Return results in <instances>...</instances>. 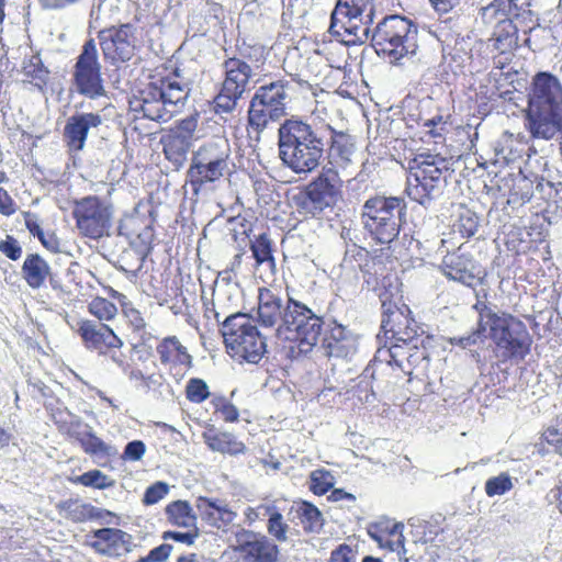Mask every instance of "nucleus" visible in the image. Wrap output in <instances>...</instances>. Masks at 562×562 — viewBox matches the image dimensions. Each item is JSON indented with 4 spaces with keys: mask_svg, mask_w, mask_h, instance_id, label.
Listing matches in <instances>:
<instances>
[{
    "mask_svg": "<svg viewBox=\"0 0 562 562\" xmlns=\"http://www.w3.org/2000/svg\"><path fill=\"white\" fill-rule=\"evenodd\" d=\"M403 283H383L378 291L379 299L383 308V313L387 311L398 310L402 306H408L403 301Z\"/></svg>",
    "mask_w": 562,
    "mask_h": 562,
    "instance_id": "ea45409f",
    "label": "nucleus"
},
{
    "mask_svg": "<svg viewBox=\"0 0 562 562\" xmlns=\"http://www.w3.org/2000/svg\"><path fill=\"white\" fill-rule=\"evenodd\" d=\"M71 85L78 94L88 99L93 100L105 95L102 65L94 38L83 43L72 68Z\"/></svg>",
    "mask_w": 562,
    "mask_h": 562,
    "instance_id": "4468645a",
    "label": "nucleus"
},
{
    "mask_svg": "<svg viewBox=\"0 0 562 562\" xmlns=\"http://www.w3.org/2000/svg\"><path fill=\"white\" fill-rule=\"evenodd\" d=\"M72 218L82 238L100 240L111 235L113 205L99 195H87L72 202Z\"/></svg>",
    "mask_w": 562,
    "mask_h": 562,
    "instance_id": "9b49d317",
    "label": "nucleus"
},
{
    "mask_svg": "<svg viewBox=\"0 0 562 562\" xmlns=\"http://www.w3.org/2000/svg\"><path fill=\"white\" fill-rule=\"evenodd\" d=\"M407 168L409 176L406 191L411 199L424 203L443 181L445 159L439 155L422 153L408 160Z\"/></svg>",
    "mask_w": 562,
    "mask_h": 562,
    "instance_id": "ddd939ff",
    "label": "nucleus"
},
{
    "mask_svg": "<svg viewBox=\"0 0 562 562\" xmlns=\"http://www.w3.org/2000/svg\"><path fill=\"white\" fill-rule=\"evenodd\" d=\"M171 119L183 108L188 91L182 82L177 61L168 59L157 66L151 75Z\"/></svg>",
    "mask_w": 562,
    "mask_h": 562,
    "instance_id": "6ab92c4d",
    "label": "nucleus"
},
{
    "mask_svg": "<svg viewBox=\"0 0 562 562\" xmlns=\"http://www.w3.org/2000/svg\"><path fill=\"white\" fill-rule=\"evenodd\" d=\"M322 347L328 357L347 358L355 352V344L346 327L336 321L328 323L324 330Z\"/></svg>",
    "mask_w": 562,
    "mask_h": 562,
    "instance_id": "2f4dec72",
    "label": "nucleus"
},
{
    "mask_svg": "<svg viewBox=\"0 0 562 562\" xmlns=\"http://www.w3.org/2000/svg\"><path fill=\"white\" fill-rule=\"evenodd\" d=\"M290 82L278 79L258 87L249 101L247 130L262 133L270 123L286 115Z\"/></svg>",
    "mask_w": 562,
    "mask_h": 562,
    "instance_id": "6e6552de",
    "label": "nucleus"
},
{
    "mask_svg": "<svg viewBox=\"0 0 562 562\" xmlns=\"http://www.w3.org/2000/svg\"><path fill=\"white\" fill-rule=\"evenodd\" d=\"M231 150L226 143L207 142L193 153L187 170V183L198 195L206 184L229 173Z\"/></svg>",
    "mask_w": 562,
    "mask_h": 562,
    "instance_id": "1a4fd4ad",
    "label": "nucleus"
},
{
    "mask_svg": "<svg viewBox=\"0 0 562 562\" xmlns=\"http://www.w3.org/2000/svg\"><path fill=\"white\" fill-rule=\"evenodd\" d=\"M145 452V443L142 440H133L125 446L122 459L125 461H139Z\"/></svg>",
    "mask_w": 562,
    "mask_h": 562,
    "instance_id": "338daca9",
    "label": "nucleus"
},
{
    "mask_svg": "<svg viewBox=\"0 0 562 562\" xmlns=\"http://www.w3.org/2000/svg\"><path fill=\"white\" fill-rule=\"evenodd\" d=\"M168 493L169 485L166 482L157 481L145 490L142 502L144 505L150 506L165 498Z\"/></svg>",
    "mask_w": 562,
    "mask_h": 562,
    "instance_id": "bf43d9fd",
    "label": "nucleus"
},
{
    "mask_svg": "<svg viewBox=\"0 0 562 562\" xmlns=\"http://www.w3.org/2000/svg\"><path fill=\"white\" fill-rule=\"evenodd\" d=\"M250 249L257 263L273 261L272 241L268 233L258 235L255 240L250 243Z\"/></svg>",
    "mask_w": 562,
    "mask_h": 562,
    "instance_id": "3c124183",
    "label": "nucleus"
},
{
    "mask_svg": "<svg viewBox=\"0 0 562 562\" xmlns=\"http://www.w3.org/2000/svg\"><path fill=\"white\" fill-rule=\"evenodd\" d=\"M488 42L497 53L493 55L494 65L497 69L503 70L512 61L515 50L519 47L518 27L513 20L495 25Z\"/></svg>",
    "mask_w": 562,
    "mask_h": 562,
    "instance_id": "bb28decb",
    "label": "nucleus"
},
{
    "mask_svg": "<svg viewBox=\"0 0 562 562\" xmlns=\"http://www.w3.org/2000/svg\"><path fill=\"white\" fill-rule=\"evenodd\" d=\"M357 547L340 543L331 551L328 562H357Z\"/></svg>",
    "mask_w": 562,
    "mask_h": 562,
    "instance_id": "680f3d73",
    "label": "nucleus"
},
{
    "mask_svg": "<svg viewBox=\"0 0 562 562\" xmlns=\"http://www.w3.org/2000/svg\"><path fill=\"white\" fill-rule=\"evenodd\" d=\"M195 506L201 519L216 529H227L237 517L236 512L223 499L199 496Z\"/></svg>",
    "mask_w": 562,
    "mask_h": 562,
    "instance_id": "c756f323",
    "label": "nucleus"
},
{
    "mask_svg": "<svg viewBox=\"0 0 562 562\" xmlns=\"http://www.w3.org/2000/svg\"><path fill=\"white\" fill-rule=\"evenodd\" d=\"M403 529L404 525L402 522H395L389 518H381L370 522L367 527L370 538L378 542L381 548L397 552L401 559H404V562H408V559L404 557L406 550Z\"/></svg>",
    "mask_w": 562,
    "mask_h": 562,
    "instance_id": "cd10ccee",
    "label": "nucleus"
},
{
    "mask_svg": "<svg viewBox=\"0 0 562 562\" xmlns=\"http://www.w3.org/2000/svg\"><path fill=\"white\" fill-rule=\"evenodd\" d=\"M488 338L501 362L524 360L531 351L532 337L526 324L509 313H497L487 306Z\"/></svg>",
    "mask_w": 562,
    "mask_h": 562,
    "instance_id": "7ed1b4c3",
    "label": "nucleus"
},
{
    "mask_svg": "<svg viewBox=\"0 0 562 562\" xmlns=\"http://www.w3.org/2000/svg\"><path fill=\"white\" fill-rule=\"evenodd\" d=\"M143 292L156 299L159 305L172 303L179 295L177 283H147Z\"/></svg>",
    "mask_w": 562,
    "mask_h": 562,
    "instance_id": "a18cd8bd",
    "label": "nucleus"
},
{
    "mask_svg": "<svg viewBox=\"0 0 562 562\" xmlns=\"http://www.w3.org/2000/svg\"><path fill=\"white\" fill-rule=\"evenodd\" d=\"M324 146L312 126L301 120H285L279 128L280 158L296 173L316 169L324 155Z\"/></svg>",
    "mask_w": 562,
    "mask_h": 562,
    "instance_id": "f257e3e1",
    "label": "nucleus"
},
{
    "mask_svg": "<svg viewBox=\"0 0 562 562\" xmlns=\"http://www.w3.org/2000/svg\"><path fill=\"white\" fill-rule=\"evenodd\" d=\"M198 116L189 115L178 120L160 137L165 158L176 167H181L193 146L198 128Z\"/></svg>",
    "mask_w": 562,
    "mask_h": 562,
    "instance_id": "a211bd4d",
    "label": "nucleus"
},
{
    "mask_svg": "<svg viewBox=\"0 0 562 562\" xmlns=\"http://www.w3.org/2000/svg\"><path fill=\"white\" fill-rule=\"evenodd\" d=\"M206 447L222 454L238 456L246 451V446L237 437L229 432L217 429L214 425L207 424L202 432Z\"/></svg>",
    "mask_w": 562,
    "mask_h": 562,
    "instance_id": "473e14b6",
    "label": "nucleus"
},
{
    "mask_svg": "<svg viewBox=\"0 0 562 562\" xmlns=\"http://www.w3.org/2000/svg\"><path fill=\"white\" fill-rule=\"evenodd\" d=\"M0 252L11 260H18L22 256V248L13 236L7 235L0 241Z\"/></svg>",
    "mask_w": 562,
    "mask_h": 562,
    "instance_id": "e2e57ef3",
    "label": "nucleus"
},
{
    "mask_svg": "<svg viewBox=\"0 0 562 562\" xmlns=\"http://www.w3.org/2000/svg\"><path fill=\"white\" fill-rule=\"evenodd\" d=\"M160 364L176 380L182 379L193 366V358L188 348L177 336H167L156 346Z\"/></svg>",
    "mask_w": 562,
    "mask_h": 562,
    "instance_id": "4be33fe9",
    "label": "nucleus"
},
{
    "mask_svg": "<svg viewBox=\"0 0 562 562\" xmlns=\"http://www.w3.org/2000/svg\"><path fill=\"white\" fill-rule=\"evenodd\" d=\"M117 233L127 240L139 258H144L150 251L154 228L147 216L139 213L124 215L119 222Z\"/></svg>",
    "mask_w": 562,
    "mask_h": 562,
    "instance_id": "412c9836",
    "label": "nucleus"
},
{
    "mask_svg": "<svg viewBox=\"0 0 562 562\" xmlns=\"http://www.w3.org/2000/svg\"><path fill=\"white\" fill-rule=\"evenodd\" d=\"M210 404L213 407L214 414L221 415L225 423H236L239 419V412L237 407L229 402L225 396L220 394L212 395Z\"/></svg>",
    "mask_w": 562,
    "mask_h": 562,
    "instance_id": "8fccbe9b",
    "label": "nucleus"
},
{
    "mask_svg": "<svg viewBox=\"0 0 562 562\" xmlns=\"http://www.w3.org/2000/svg\"><path fill=\"white\" fill-rule=\"evenodd\" d=\"M517 5L514 0H494L482 8L481 18L485 25L495 26L518 18Z\"/></svg>",
    "mask_w": 562,
    "mask_h": 562,
    "instance_id": "c9c22d12",
    "label": "nucleus"
},
{
    "mask_svg": "<svg viewBox=\"0 0 562 562\" xmlns=\"http://www.w3.org/2000/svg\"><path fill=\"white\" fill-rule=\"evenodd\" d=\"M184 394L186 398L194 404H201L213 395L207 383L201 378H191L187 382Z\"/></svg>",
    "mask_w": 562,
    "mask_h": 562,
    "instance_id": "09e8293b",
    "label": "nucleus"
},
{
    "mask_svg": "<svg viewBox=\"0 0 562 562\" xmlns=\"http://www.w3.org/2000/svg\"><path fill=\"white\" fill-rule=\"evenodd\" d=\"M324 321L305 305L289 300L283 322L277 328V336L290 345L292 356L306 355L317 345Z\"/></svg>",
    "mask_w": 562,
    "mask_h": 562,
    "instance_id": "20e7f679",
    "label": "nucleus"
},
{
    "mask_svg": "<svg viewBox=\"0 0 562 562\" xmlns=\"http://www.w3.org/2000/svg\"><path fill=\"white\" fill-rule=\"evenodd\" d=\"M267 536L272 539L273 542L283 543L289 539L290 526L285 521L279 507L276 505L269 518L267 519Z\"/></svg>",
    "mask_w": 562,
    "mask_h": 562,
    "instance_id": "37998d69",
    "label": "nucleus"
},
{
    "mask_svg": "<svg viewBox=\"0 0 562 562\" xmlns=\"http://www.w3.org/2000/svg\"><path fill=\"white\" fill-rule=\"evenodd\" d=\"M131 111L137 113L136 117H144L156 122H168L171 120V112H168L161 92H159L154 79L147 87L139 91L138 97L130 101Z\"/></svg>",
    "mask_w": 562,
    "mask_h": 562,
    "instance_id": "393cba45",
    "label": "nucleus"
},
{
    "mask_svg": "<svg viewBox=\"0 0 562 562\" xmlns=\"http://www.w3.org/2000/svg\"><path fill=\"white\" fill-rule=\"evenodd\" d=\"M198 537V531L196 530H193V531H186V532H181V531H165L162 533V539L164 540H168V539H172L177 542H181V543H184L187 546H191L194 543L195 539Z\"/></svg>",
    "mask_w": 562,
    "mask_h": 562,
    "instance_id": "774afa93",
    "label": "nucleus"
},
{
    "mask_svg": "<svg viewBox=\"0 0 562 562\" xmlns=\"http://www.w3.org/2000/svg\"><path fill=\"white\" fill-rule=\"evenodd\" d=\"M381 329L384 337L392 342L415 340L419 326L412 316L408 306L383 313Z\"/></svg>",
    "mask_w": 562,
    "mask_h": 562,
    "instance_id": "5701e85b",
    "label": "nucleus"
},
{
    "mask_svg": "<svg viewBox=\"0 0 562 562\" xmlns=\"http://www.w3.org/2000/svg\"><path fill=\"white\" fill-rule=\"evenodd\" d=\"M474 310L477 312L476 328L470 334L461 337L449 338V344L458 346L462 349H470L471 347L483 344L488 338V321H487V305L484 302H476Z\"/></svg>",
    "mask_w": 562,
    "mask_h": 562,
    "instance_id": "72a5a7b5",
    "label": "nucleus"
},
{
    "mask_svg": "<svg viewBox=\"0 0 562 562\" xmlns=\"http://www.w3.org/2000/svg\"><path fill=\"white\" fill-rule=\"evenodd\" d=\"M241 59L248 60L256 67H260L265 64V47L262 45L247 46L245 49H240Z\"/></svg>",
    "mask_w": 562,
    "mask_h": 562,
    "instance_id": "0e129e2a",
    "label": "nucleus"
},
{
    "mask_svg": "<svg viewBox=\"0 0 562 562\" xmlns=\"http://www.w3.org/2000/svg\"><path fill=\"white\" fill-rule=\"evenodd\" d=\"M296 515L306 532H317L323 526L322 513L310 502L303 501L297 505Z\"/></svg>",
    "mask_w": 562,
    "mask_h": 562,
    "instance_id": "a19ab883",
    "label": "nucleus"
},
{
    "mask_svg": "<svg viewBox=\"0 0 562 562\" xmlns=\"http://www.w3.org/2000/svg\"><path fill=\"white\" fill-rule=\"evenodd\" d=\"M470 266L472 263L467 257L452 254L445 257L441 269L451 281H468L473 279Z\"/></svg>",
    "mask_w": 562,
    "mask_h": 562,
    "instance_id": "e433bc0d",
    "label": "nucleus"
},
{
    "mask_svg": "<svg viewBox=\"0 0 562 562\" xmlns=\"http://www.w3.org/2000/svg\"><path fill=\"white\" fill-rule=\"evenodd\" d=\"M405 211L403 198L374 195L363 204V228L376 244L389 245L400 234Z\"/></svg>",
    "mask_w": 562,
    "mask_h": 562,
    "instance_id": "39448f33",
    "label": "nucleus"
},
{
    "mask_svg": "<svg viewBox=\"0 0 562 562\" xmlns=\"http://www.w3.org/2000/svg\"><path fill=\"white\" fill-rule=\"evenodd\" d=\"M132 536L119 528H101L91 532V548L99 554L120 558L132 550Z\"/></svg>",
    "mask_w": 562,
    "mask_h": 562,
    "instance_id": "a878e982",
    "label": "nucleus"
},
{
    "mask_svg": "<svg viewBox=\"0 0 562 562\" xmlns=\"http://www.w3.org/2000/svg\"><path fill=\"white\" fill-rule=\"evenodd\" d=\"M520 233L518 231H512L506 235L505 246L508 250H510L513 254L510 255L512 262L516 261V257L524 252L522 244L524 240L519 238ZM509 258V255H502L495 257L493 265L497 268H501L502 266H505L507 262V259Z\"/></svg>",
    "mask_w": 562,
    "mask_h": 562,
    "instance_id": "603ef678",
    "label": "nucleus"
},
{
    "mask_svg": "<svg viewBox=\"0 0 562 562\" xmlns=\"http://www.w3.org/2000/svg\"><path fill=\"white\" fill-rule=\"evenodd\" d=\"M512 477L508 473L503 472L497 476H492L485 482V493L487 496L493 497L503 495L513 488Z\"/></svg>",
    "mask_w": 562,
    "mask_h": 562,
    "instance_id": "6e6d98bb",
    "label": "nucleus"
},
{
    "mask_svg": "<svg viewBox=\"0 0 562 562\" xmlns=\"http://www.w3.org/2000/svg\"><path fill=\"white\" fill-rule=\"evenodd\" d=\"M59 515L75 524H81L91 520L111 522L115 515L103 508L95 507L90 503H85L78 498H69L57 505Z\"/></svg>",
    "mask_w": 562,
    "mask_h": 562,
    "instance_id": "7c9ffc66",
    "label": "nucleus"
},
{
    "mask_svg": "<svg viewBox=\"0 0 562 562\" xmlns=\"http://www.w3.org/2000/svg\"><path fill=\"white\" fill-rule=\"evenodd\" d=\"M102 124L98 113H77L68 117L64 126V140L70 151H80L86 145L89 130Z\"/></svg>",
    "mask_w": 562,
    "mask_h": 562,
    "instance_id": "c85d7f7f",
    "label": "nucleus"
},
{
    "mask_svg": "<svg viewBox=\"0 0 562 562\" xmlns=\"http://www.w3.org/2000/svg\"><path fill=\"white\" fill-rule=\"evenodd\" d=\"M373 13L374 0H338L330 15L329 32L347 46L363 44Z\"/></svg>",
    "mask_w": 562,
    "mask_h": 562,
    "instance_id": "0eeeda50",
    "label": "nucleus"
},
{
    "mask_svg": "<svg viewBox=\"0 0 562 562\" xmlns=\"http://www.w3.org/2000/svg\"><path fill=\"white\" fill-rule=\"evenodd\" d=\"M69 481L74 484H80L87 487H93L98 490H105L114 485L113 480H111L106 474L97 469L85 472L81 475L69 477Z\"/></svg>",
    "mask_w": 562,
    "mask_h": 562,
    "instance_id": "49530a36",
    "label": "nucleus"
},
{
    "mask_svg": "<svg viewBox=\"0 0 562 562\" xmlns=\"http://www.w3.org/2000/svg\"><path fill=\"white\" fill-rule=\"evenodd\" d=\"M165 513L168 521L178 527H190L194 526L196 517L193 513V509L188 501H173L169 503Z\"/></svg>",
    "mask_w": 562,
    "mask_h": 562,
    "instance_id": "4c0bfd02",
    "label": "nucleus"
},
{
    "mask_svg": "<svg viewBox=\"0 0 562 562\" xmlns=\"http://www.w3.org/2000/svg\"><path fill=\"white\" fill-rule=\"evenodd\" d=\"M532 198V184L527 179L520 180L514 184L510 190L509 199L513 203L525 204Z\"/></svg>",
    "mask_w": 562,
    "mask_h": 562,
    "instance_id": "052dcab7",
    "label": "nucleus"
},
{
    "mask_svg": "<svg viewBox=\"0 0 562 562\" xmlns=\"http://www.w3.org/2000/svg\"><path fill=\"white\" fill-rule=\"evenodd\" d=\"M390 359L387 363L398 367L404 373L411 375L413 370L429 361V352L424 340L418 339L390 344L387 348Z\"/></svg>",
    "mask_w": 562,
    "mask_h": 562,
    "instance_id": "b1692460",
    "label": "nucleus"
},
{
    "mask_svg": "<svg viewBox=\"0 0 562 562\" xmlns=\"http://www.w3.org/2000/svg\"><path fill=\"white\" fill-rule=\"evenodd\" d=\"M77 325V334L87 350L110 357L120 367L126 363V357L122 352L123 340L109 325L91 319H80Z\"/></svg>",
    "mask_w": 562,
    "mask_h": 562,
    "instance_id": "f3484780",
    "label": "nucleus"
},
{
    "mask_svg": "<svg viewBox=\"0 0 562 562\" xmlns=\"http://www.w3.org/2000/svg\"><path fill=\"white\" fill-rule=\"evenodd\" d=\"M310 479V488L315 495H325L333 487L331 476L326 470L313 471Z\"/></svg>",
    "mask_w": 562,
    "mask_h": 562,
    "instance_id": "13d9d810",
    "label": "nucleus"
},
{
    "mask_svg": "<svg viewBox=\"0 0 562 562\" xmlns=\"http://www.w3.org/2000/svg\"><path fill=\"white\" fill-rule=\"evenodd\" d=\"M479 216L475 212L465 205H460L452 223L453 233L459 234L462 238H471L479 229Z\"/></svg>",
    "mask_w": 562,
    "mask_h": 562,
    "instance_id": "58836bf2",
    "label": "nucleus"
},
{
    "mask_svg": "<svg viewBox=\"0 0 562 562\" xmlns=\"http://www.w3.org/2000/svg\"><path fill=\"white\" fill-rule=\"evenodd\" d=\"M172 551V546L161 543L160 546L151 549L146 557H142L137 562H165L168 560Z\"/></svg>",
    "mask_w": 562,
    "mask_h": 562,
    "instance_id": "69168bd1",
    "label": "nucleus"
},
{
    "mask_svg": "<svg viewBox=\"0 0 562 562\" xmlns=\"http://www.w3.org/2000/svg\"><path fill=\"white\" fill-rule=\"evenodd\" d=\"M226 352L236 361L258 363L267 351L266 338L247 314L228 316L221 328Z\"/></svg>",
    "mask_w": 562,
    "mask_h": 562,
    "instance_id": "423d86ee",
    "label": "nucleus"
},
{
    "mask_svg": "<svg viewBox=\"0 0 562 562\" xmlns=\"http://www.w3.org/2000/svg\"><path fill=\"white\" fill-rule=\"evenodd\" d=\"M536 449L539 454L560 452L562 449V430L555 426H548L541 432Z\"/></svg>",
    "mask_w": 562,
    "mask_h": 562,
    "instance_id": "c03bdc74",
    "label": "nucleus"
},
{
    "mask_svg": "<svg viewBox=\"0 0 562 562\" xmlns=\"http://www.w3.org/2000/svg\"><path fill=\"white\" fill-rule=\"evenodd\" d=\"M83 451L91 456L109 457L111 454V447L108 446L101 438L94 434H87L80 439Z\"/></svg>",
    "mask_w": 562,
    "mask_h": 562,
    "instance_id": "5fc2aeb1",
    "label": "nucleus"
},
{
    "mask_svg": "<svg viewBox=\"0 0 562 562\" xmlns=\"http://www.w3.org/2000/svg\"><path fill=\"white\" fill-rule=\"evenodd\" d=\"M88 311L100 323L114 319L117 314L116 306L104 297L95 296L88 303Z\"/></svg>",
    "mask_w": 562,
    "mask_h": 562,
    "instance_id": "de8ad7c7",
    "label": "nucleus"
},
{
    "mask_svg": "<svg viewBox=\"0 0 562 562\" xmlns=\"http://www.w3.org/2000/svg\"><path fill=\"white\" fill-rule=\"evenodd\" d=\"M276 504L260 503L257 506H248L244 510V520L248 526L262 521L266 517L269 518Z\"/></svg>",
    "mask_w": 562,
    "mask_h": 562,
    "instance_id": "4d7b16f0",
    "label": "nucleus"
},
{
    "mask_svg": "<svg viewBox=\"0 0 562 562\" xmlns=\"http://www.w3.org/2000/svg\"><path fill=\"white\" fill-rule=\"evenodd\" d=\"M342 180L333 168L323 171L294 198L297 212L305 218H315L326 209H333L342 198Z\"/></svg>",
    "mask_w": 562,
    "mask_h": 562,
    "instance_id": "9d476101",
    "label": "nucleus"
},
{
    "mask_svg": "<svg viewBox=\"0 0 562 562\" xmlns=\"http://www.w3.org/2000/svg\"><path fill=\"white\" fill-rule=\"evenodd\" d=\"M562 117V85L547 71L537 72L531 82L527 127L533 137L549 138L551 123Z\"/></svg>",
    "mask_w": 562,
    "mask_h": 562,
    "instance_id": "f03ea898",
    "label": "nucleus"
},
{
    "mask_svg": "<svg viewBox=\"0 0 562 562\" xmlns=\"http://www.w3.org/2000/svg\"><path fill=\"white\" fill-rule=\"evenodd\" d=\"M228 547L232 562H279L281 551L266 533L241 528Z\"/></svg>",
    "mask_w": 562,
    "mask_h": 562,
    "instance_id": "dca6fc26",
    "label": "nucleus"
},
{
    "mask_svg": "<svg viewBox=\"0 0 562 562\" xmlns=\"http://www.w3.org/2000/svg\"><path fill=\"white\" fill-rule=\"evenodd\" d=\"M98 40L105 59L126 61L135 49V27L131 23L110 26L98 32Z\"/></svg>",
    "mask_w": 562,
    "mask_h": 562,
    "instance_id": "aec40b11",
    "label": "nucleus"
},
{
    "mask_svg": "<svg viewBox=\"0 0 562 562\" xmlns=\"http://www.w3.org/2000/svg\"><path fill=\"white\" fill-rule=\"evenodd\" d=\"M416 35V27L405 16L393 14L378 23L372 42L378 53L391 59L400 60L413 52L411 43Z\"/></svg>",
    "mask_w": 562,
    "mask_h": 562,
    "instance_id": "f8f14e48",
    "label": "nucleus"
},
{
    "mask_svg": "<svg viewBox=\"0 0 562 562\" xmlns=\"http://www.w3.org/2000/svg\"><path fill=\"white\" fill-rule=\"evenodd\" d=\"M108 294L116 300L122 308L123 315L128 319L130 324L133 326V329L136 331L143 330L146 327V323L140 312L136 310L132 302H130L123 293H120L112 288H105Z\"/></svg>",
    "mask_w": 562,
    "mask_h": 562,
    "instance_id": "79ce46f5",
    "label": "nucleus"
},
{
    "mask_svg": "<svg viewBox=\"0 0 562 562\" xmlns=\"http://www.w3.org/2000/svg\"><path fill=\"white\" fill-rule=\"evenodd\" d=\"M223 68L225 77L220 92L214 98L213 109L216 114L231 113L235 110L252 75L250 65L237 57L225 59Z\"/></svg>",
    "mask_w": 562,
    "mask_h": 562,
    "instance_id": "2eb2a0df",
    "label": "nucleus"
},
{
    "mask_svg": "<svg viewBox=\"0 0 562 562\" xmlns=\"http://www.w3.org/2000/svg\"><path fill=\"white\" fill-rule=\"evenodd\" d=\"M284 311L281 300L269 289H259L258 321L265 327H273L283 322Z\"/></svg>",
    "mask_w": 562,
    "mask_h": 562,
    "instance_id": "f704fd0d",
    "label": "nucleus"
},
{
    "mask_svg": "<svg viewBox=\"0 0 562 562\" xmlns=\"http://www.w3.org/2000/svg\"><path fill=\"white\" fill-rule=\"evenodd\" d=\"M492 43L488 41L479 40L470 49L471 64L476 67L477 70L487 68L491 56Z\"/></svg>",
    "mask_w": 562,
    "mask_h": 562,
    "instance_id": "864d4df0",
    "label": "nucleus"
}]
</instances>
